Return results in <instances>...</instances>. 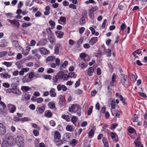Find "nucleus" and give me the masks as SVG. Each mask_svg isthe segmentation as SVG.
<instances>
[{
  "instance_id": "39",
  "label": "nucleus",
  "mask_w": 147,
  "mask_h": 147,
  "mask_svg": "<svg viewBox=\"0 0 147 147\" xmlns=\"http://www.w3.org/2000/svg\"><path fill=\"white\" fill-rule=\"evenodd\" d=\"M55 59V57L52 56H49L46 59V61H52Z\"/></svg>"
},
{
  "instance_id": "58",
  "label": "nucleus",
  "mask_w": 147,
  "mask_h": 147,
  "mask_svg": "<svg viewBox=\"0 0 147 147\" xmlns=\"http://www.w3.org/2000/svg\"><path fill=\"white\" fill-rule=\"evenodd\" d=\"M87 15V11L85 10H84L82 12V17H85V18H86Z\"/></svg>"
},
{
  "instance_id": "36",
  "label": "nucleus",
  "mask_w": 147,
  "mask_h": 147,
  "mask_svg": "<svg viewBox=\"0 0 147 147\" xmlns=\"http://www.w3.org/2000/svg\"><path fill=\"white\" fill-rule=\"evenodd\" d=\"M38 49H36L34 50H32V54H34V55L35 56H37L39 57H40V56L39 54H37V52H38Z\"/></svg>"
},
{
  "instance_id": "64",
  "label": "nucleus",
  "mask_w": 147,
  "mask_h": 147,
  "mask_svg": "<svg viewBox=\"0 0 147 147\" xmlns=\"http://www.w3.org/2000/svg\"><path fill=\"white\" fill-rule=\"evenodd\" d=\"M34 76H35L33 72H30L29 74L28 78L31 80L33 78Z\"/></svg>"
},
{
  "instance_id": "3",
  "label": "nucleus",
  "mask_w": 147,
  "mask_h": 147,
  "mask_svg": "<svg viewBox=\"0 0 147 147\" xmlns=\"http://www.w3.org/2000/svg\"><path fill=\"white\" fill-rule=\"evenodd\" d=\"M17 144L19 146L23 147L24 146V141L22 137L19 136L17 137Z\"/></svg>"
},
{
  "instance_id": "2",
  "label": "nucleus",
  "mask_w": 147,
  "mask_h": 147,
  "mask_svg": "<svg viewBox=\"0 0 147 147\" xmlns=\"http://www.w3.org/2000/svg\"><path fill=\"white\" fill-rule=\"evenodd\" d=\"M7 20L11 23V24L13 26L15 27L18 29L19 28L20 24L18 20L15 19H13V20L7 19Z\"/></svg>"
},
{
  "instance_id": "45",
  "label": "nucleus",
  "mask_w": 147,
  "mask_h": 147,
  "mask_svg": "<svg viewBox=\"0 0 147 147\" xmlns=\"http://www.w3.org/2000/svg\"><path fill=\"white\" fill-rule=\"evenodd\" d=\"M68 64V61H65L64 62L60 65V67L61 68H65Z\"/></svg>"
},
{
  "instance_id": "32",
  "label": "nucleus",
  "mask_w": 147,
  "mask_h": 147,
  "mask_svg": "<svg viewBox=\"0 0 147 147\" xmlns=\"http://www.w3.org/2000/svg\"><path fill=\"white\" fill-rule=\"evenodd\" d=\"M21 90L23 92H25L29 91L30 88L28 86H22L21 87Z\"/></svg>"
},
{
  "instance_id": "51",
  "label": "nucleus",
  "mask_w": 147,
  "mask_h": 147,
  "mask_svg": "<svg viewBox=\"0 0 147 147\" xmlns=\"http://www.w3.org/2000/svg\"><path fill=\"white\" fill-rule=\"evenodd\" d=\"M69 75H67V74H65L63 73V79L64 80H67L69 78Z\"/></svg>"
},
{
  "instance_id": "28",
  "label": "nucleus",
  "mask_w": 147,
  "mask_h": 147,
  "mask_svg": "<svg viewBox=\"0 0 147 147\" xmlns=\"http://www.w3.org/2000/svg\"><path fill=\"white\" fill-rule=\"evenodd\" d=\"M81 108L79 106L75 111V113L78 116H80L81 115Z\"/></svg>"
},
{
  "instance_id": "33",
  "label": "nucleus",
  "mask_w": 147,
  "mask_h": 147,
  "mask_svg": "<svg viewBox=\"0 0 147 147\" xmlns=\"http://www.w3.org/2000/svg\"><path fill=\"white\" fill-rule=\"evenodd\" d=\"M13 45L16 48L18 49H21V47L19 45L18 41L16 40L14 41L13 42Z\"/></svg>"
},
{
  "instance_id": "19",
  "label": "nucleus",
  "mask_w": 147,
  "mask_h": 147,
  "mask_svg": "<svg viewBox=\"0 0 147 147\" xmlns=\"http://www.w3.org/2000/svg\"><path fill=\"white\" fill-rule=\"evenodd\" d=\"M94 71V69L92 67H90L87 70V74L89 76H92Z\"/></svg>"
},
{
  "instance_id": "18",
  "label": "nucleus",
  "mask_w": 147,
  "mask_h": 147,
  "mask_svg": "<svg viewBox=\"0 0 147 147\" xmlns=\"http://www.w3.org/2000/svg\"><path fill=\"white\" fill-rule=\"evenodd\" d=\"M45 116L48 118L51 117L53 116V114L50 110L46 111H45Z\"/></svg>"
},
{
  "instance_id": "59",
  "label": "nucleus",
  "mask_w": 147,
  "mask_h": 147,
  "mask_svg": "<svg viewBox=\"0 0 147 147\" xmlns=\"http://www.w3.org/2000/svg\"><path fill=\"white\" fill-rule=\"evenodd\" d=\"M33 133L34 135L35 136H38L39 134L38 131L36 129H34L33 131Z\"/></svg>"
},
{
  "instance_id": "25",
  "label": "nucleus",
  "mask_w": 147,
  "mask_h": 147,
  "mask_svg": "<svg viewBox=\"0 0 147 147\" xmlns=\"http://www.w3.org/2000/svg\"><path fill=\"white\" fill-rule=\"evenodd\" d=\"M5 127L3 124L1 123L0 125V133L1 134H3L5 133Z\"/></svg>"
},
{
  "instance_id": "7",
  "label": "nucleus",
  "mask_w": 147,
  "mask_h": 147,
  "mask_svg": "<svg viewBox=\"0 0 147 147\" xmlns=\"http://www.w3.org/2000/svg\"><path fill=\"white\" fill-rule=\"evenodd\" d=\"M43 36H45L46 34H48V36H51V35L53 34L52 31L51 30V28L50 27H48L47 28L45 31L42 32Z\"/></svg>"
},
{
  "instance_id": "44",
  "label": "nucleus",
  "mask_w": 147,
  "mask_h": 147,
  "mask_svg": "<svg viewBox=\"0 0 147 147\" xmlns=\"http://www.w3.org/2000/svg\"><path fill=\"white\" fill-rule=\"evenodd\" d=\"M23 80L24 82H28L31 81V79L28 78V76H25L23 79Z\"/></svg>"
},
{
  "instance_id": "4",
  "label": "nucleus",
  "mask_w": 147,
  "mask_h": 147,
  "mask_svg": "<svg viewBox=\"0 0 147 147\" xmlns=\"http://www.w3.org/2000/svg\"><path fill=\"white\" fill-rule=\"evenodd\" d=\"M80 58L85 61H88L90 60L89 56L86 54L85 53H81L80 54Z\"/></svg>"
},
{
  "instance_id": "1",
  "label": "nucleus",
  "mask_w": 147,
  "mask_h": 147,
  "mask_svg": "<svg viewBox=\"0 0 147 147\" xmlns=\"http://www.w3.org/2000/svg\"><path fill=\"white\" fill-rule=\"evenodd\" d=\"M6 140L7 144L11 146H14L16 142V140L10 135L6 136Z\"/></svg>"
},
{
  "instance_id": "14",
  "label": "nucleus",
  "mask_w": 147,
  "mask_h": 147,
  "mask_svg": "<svg viewBox=\"0 0 147 147\" xmlns=\"http://www.w3.org/2000/svg\"><path fill=\"white\" fill-rule=\"evenodd\" d=\"M78 60L79 61V66L80 67L81 69H83L87 67V65L85 64L83 62H81L80 59H78Z\"/></svg>"
},
{
  "instance_id": "20",
  "label": "nucleus",
  "mask_w": 147,
  "mask_h": 147,
  "mask_svg": "<svg viewBox=\"0 0 147 147\" xmlns=\"http://www.w3.org/2000/svg\"><path fill=\"white\" fill-rule=\"evenodd\" d=\"M97 40L98 39L97 37H93L91 39L89 43L91 45H93L97 41Z\"/></svg>"
},
{
  "instance_id": "55",
  "label": "nucleus",
  "mask_w": 147,
  "mask_h": 147,
  "mask_svg": "<svg viewBox=\"0 0 147 147\" xmlns=\"http://www.w3.org/2000/svg\"><path fill=\"white\" fill-rule=\"evenodd\" d=\"M43 78H44L46 79L51 80L52 78V77L51 75H45L43 76Z\"/></svg>"
},
{
  "instance_id": "31",
  "label": "nucleus",
  "mask_w": 147,
  "mask_h": 147,
  "mask_svg": "<svg viewBox=\"0 0 147 147\" xmlns=\"http://www.w3.org/2000/svg\"><path fill=\"white\" fill-rule=\"evenodd\" d=\"M1 77L5 79L9 78L11 77V76L7 73H4L3 74H1Z\"/></svg>"
},
{
  "instance_id": "47",
  "label": "nucleus",
  "mask_w": 147,
  "mask_h": 147,
  "mask_svg": "<svg viewBox=\"0 0 147 147\" xmlns=\"http://www.w3.org/2000/svg\"><path fill=\"white\" fill-rule=\"evenodd\" d=\"M77 118L76 116L73 117L71 119V122L75 125H76V124H75V123H76L77 122Z\"/></svg>"
},
{
  "instance_id": "56",
  "label": "nucleus",
  "mask_w": 147,
  "mask_h": 147,
  "mask_svg": "<svg viewBox=\"0 0 147 147\" xmlns=\"http://www.w3.org/2000/svg\"><path fill=\"white\" fill-rule=\"evenodd\" d=\"M98 9V7L97 6H95L92 7L90 9V11L94 12L96 11Z\"/></svg>"
},
{
  "instance_id": "30",
  "label": "nucleus",
  "mask_w": 147,
  "mask_h": 147,
  "mask_svg": "<svg viewBox=\"0 0 147 147\" xmlns=\"http://www.w3.org/2000/svg\"><path fill=\"white\" fill-rule=\"evenodd\" d=\"M63 137L64 140L65 141H67L70 138L69 135L68 133H66L64 134Z\"/></svg>"
},
{
  "instance_id": "57",
  "label": "nucleus",
  "mask_w": 147,
  "mask_h": 147,
  "mask_svg": "<svg viewBox=\"0 0 147 147\" xmlns=\"http://www.w3.org/2000/svg\"><path fill=\"white\" fill-rule=\"evenodd\" d=\"M85 3L86 4H89L90 3H94V4H96V3L94 0H89L88 1H87L85 2Z\"/></svg>"
},
{
  "instance_id": "42",
  "label": "nucleus",
  "mask_w": 147,
  "mask_h": 147,
  "mask_svg": "<svg viewBox=\"0 0 147 147\" xmlns=\"http://www.w3.org/2000/svg\"><path fill=\"white\" fill-rule=\"evenodd\" d=\"M69 77L75 78L77 76V75L74 72H69Z\"/></svg>"
},
{
  "instance_id": "38",
  "label": "nucleus",
  "mask_w": 147,
  "mask_h": 147,
  "mask_svg": "<svg viewBox=\"0 0 147 147\" xmlns=\"http://www.w3.org/2000/svg\"><path fill=\"white\" fill-rule=\"evenodd\" d=\"M70 143L72 146L74 147L77 144L78 140L75 139H73Z\"/></svg>"
},
{
  "instance_id": "15",
  "label": "nucleus",
  "mask_w": 147,
  "mask_h": 147,
  "mask_svg": "<svg viewBox=\"0 0 147 147\" xmlns=\"http://www.w3.org/2000/svg\"><path fill=\"white\" fill-rule=\"evenodd\" d=\"M48 105L49 108L50 109H55V110L56 109L55 104L54 102L52 101L48 103Z\"/></svg>"
},
{
  "instance_id": "21",
  "label": "nucleus",
  "mask_w": 147,
  "mask_h": 147,
  "mask_svg": "<svg viewBox=\"0 0 147 147\" xmlns=\"http://www.w3.org/2000/svg\"><path fill=\"white\" fill-rule=\"evenodd\" d=\"M53 34L51 35V36H48L49 40V41L52 44H53L55 42V39Z\"/></svg>"
},
{
  "instance_id": "61",
  "label": "nucleus",
  "mask_w": 147,
  "mask_h": 147,
  "mask_svg": "<svg viewBox=\"0 0 147 147\" xmlns=\"http://www.w3.org/2000/svg\"><path fill=\"white\" fill-rule=\"evenodd\" d=\"M85 30V28L84 27H82L80 28L79 29V32L80 34H82L84 32Z\"/></svg>"
},
{
  "instance_id": "60",
  "label": "nucleus",
  "mask_w": 147,
  "mask_h": 147,
  "mask_svg": "<svg viewBox=\"0 0 147 147\" xmlns=\"http://www.w3.org/2000/svg\"><path fill=\"white\" fill-rule=\"evenodd\" d=\"M43 99L41 97H40L37 98L36 100V102L38 103H40L43 102Z\"/></svg>"
},
{
  "instance_id": "52",
  "label": "nucleus",
  "mask_w": 147,
  "mask_h": 147,
  "mask_svg": "<svg viewBox=\"0 0 147 147\" xmlns=\"http://www.w3.org/2000/svg\"><path fill=\"white\" fill-rule=\"evenodd\" d=\"M119 98L120 99L121 101H122V103H123L125 105L126 104L125 101V99L123 98V97L121 95H120L119 96Z\"/></svg>"
},
{
  "instance_id": "6",
  "label": "nucleus",
  "mask_w": 147,
  "mask_h": 147,
  "mask_svg": "<svg viewBox=\"0 0 147 147\" xmlns=\"http://www.w3.org/2000/svg\"><path fill=\"white\" fill-rule=\"evenodd\" d=\"M46 106L44 104L42 105L40 107H37L36 111L38 114H42L45 111V109Z\"/></svg>"
},
{
  "instance_id": "53",
  "label": "nucleus",
  "mask_w": 147,
  "mask_h": 147,
  "mask_svg": "<svg viewBox=\"0 0 147 147\" xmlns=\"http://www.w3.org/2000/svg\"><path fill=\"white\" fill-rule=\"evenodd\" d=\"M55 142L56 145L58 146L61 145L62 144V141L60 140H55Z\"/></svg>"
},
{
  "instance_id": "37",
  "label": "nucleus",
  "mask_w": 147,
  "mask_h": 147,
  "mask_svg": "<svg viewBox=\"0 0 147 147\" xmlns=\"http://www.w3.org/2000/svg\"><path fill=\"white\" fill-rule=\"evenodd\" d=\"M49 23L51 27V29H53L55 28V24L54 21L51 20L49 21Z\"/></svg>"
},
{
  "instance_id": "13",
  "label": "nucleus",
  "mask_w": 147,
  "mask_h": 147,
  "mask_svg": "<svg viewBox=\"0 0 147 147\" xmlns=\"http://www.w3.org/2000/svg\"><path fill=\"white\" fill-rule=\"evenodd\" d=\"M66 18L65 17L61 16L58 20V22L59 24H65L66 23Z\"/></svg>"
},
{
  "instance_id": "27",
  "label": "nucleus",
  "mask_w": 147,
  "mask_h": 147,
  "mask_svg": "<svg viewBox=\"0 0 147 147\" xmlns=\"http://www.w3.org/2000/svg\"><path fill=\"white\" fill-rule=\"evenodd\" d=\"M56 34L57 37L59 38H61L64 35V33L59 31H57L56 32Z\"/></svg>"
},
{
  "instance_id": "10",
  "label": "nucleus",
  "mask_w": 147,
  "mask_h": 147,
  "mask_svg": "<svg viewBox=\"0 0 147 147\" xmlns=\"http://www.w3.org/2000/svg\"><path fill=\"white\" fill-rule=\"evenodd\" d=\"M8 107L10 110L9 112L11 113H13L16 110V107L14 105L10 104L8 105Z\"/></svg>"
},
{
  "instance_id": "54",
  "label": "nucleus",
  "mask_w": 147,
  "mask_h": 147,
  "mask_svg": "<svg viewBox=\"0 0 147 147\" xmlns=\"http://www.w3.org/2000/svg\"><path fill=\"white\" fill-rule=\"evenodd\" d=\"M111 50L110 49H108L106 53V55L107 57H110L111 54Z\"/></svg>"
},
{
  "instance_id": "48",
  "label": "nucleus",
  "mask_w": 147,
  "mask_h": 147,
  "mask_svg": "<svg viewBox=\"0 0 147 147\" xmlns=\"http://www.w3.org/2000/svg\"><path fill=\"white\" fill-rule=\"evenodd\" d=\"M31 24V23H24L22 24V27H26L28 26H30Z\"/></svg>"
},
{
  "instance_id": "49",
  "label": "nucleus",
  "mask_w": 147,
  "mask_h": 147,
  "mask_svg": "<svg viewBox=\"0 0 147 147\" xmlns=\"http://www.w3.org/2000/svg\"><path fill=\"white\" fill-rule=\"evenodd\" d=\"M58 78L56 76H55L53 77L52 78L53 82L54 83V84L56 85V83L57 82Z\"/></svg>"
},
{
  "instance_id": "16",
  "label": "nucleus",
  "mask_w": 147,
  "mask_h": 147,
  "mask_svg": "<svg viewBox=\"0 0 147 147\" xmlns=\"http://www.w3.org/2000/svg\"><path fill=\"white\" fill-rule=\"evenodd\" d=\"M61 46V45L59 43L57 44L55 47L54 51L55 53L57 55L59 52V49Z\"/></svg>"
},
{
  "instance_id": "23",
  "label": "nucleus",
  "mask_w": 147,
  "mask_h": 147,
  "mask_svg": "<svg viewBox=\"0 0 147 147\" xmlns=\"http://www.w3.org/2000/svg\"><path fill=\"white\" fill-rule=\"evenodd\" d=\"M116 76L115 74L114 73L113 74L112 77V83L111 82H110L111 85V86L113 87L114 86V83L116 81Z\"/></svg>"
},
{
  "instance_id": "11",
  "label": "nucleus",
  "mask_w": 147,
  "mask_h": 147,
  "mask_svg": "<svg viewBox=\"0 0 147 147\" xmlns=\"http://www.w3.org/2000/svg\"><path fill=\"white\" fill-rule=\"evenodd\" d=\"M12 93L19 95L21 94L22 92L17 88L16 86H15L14 88H13Z\"/></svg>"
},
{
  "instance_id": "22",
  "label": "nucleus",
  "mask_w": 147,
  "mask_h": 147,
  "mask_svg": "<svg viewBox=\"0 0 147 147\" xmlns=\"http://www.w3.org/2000/svg\"><path fill=\"white\" fill-rule=\"evenodd\" d=\"M54 137L55 140H59L61 138L60 134L58 131H56L55 132Z\"/></svg>"
},
{
  "instance_id": "50",
  "label": "nucleus",
  "mask_w": 147,
  "mask_h": 147,
  "mask_svg": "<svg viewBox=\"0 0 147 147\" xmlns=\"http://www.w3.org/2000/svg\"><path fill=\"white\" fill-rule=\"evenodd\" d=\"M93 107L92 106H91L89 108L88 110V115H90L92 112V109Z\"/></svg>"
},
{
  "instance_id": "24",
  "label": "nucleus",
  "mask_w": 147,
  "mask_h": 147,
  "mask_svg": "<svg viewBox=\"0 0 147 147\" xmlns=\"http://www.w3.org/2000/svg\"><path fill=\"white\" fill-rule=\"evenodd\" d=\"M66 130L70 132L74 130V128L73 127V126L70 125H67L65 128Z\"/></svg>"
},
{
  "instance_id": "8",
  "label": "nucleus",
  "mask_w": 147,
  "mask_h": 147,
  "mask_svg": "<svg viewBox=\"0 0 147 147\" xmlns=\"http://www.w3.org/2000/svg\"><path fill=\"white\" fill-rule=\"evenodd\" d=\"M39 51L40 53L43 55L48 54L50 53V51L48 50L46 48L43 47L39 49Z\"/></svg>"
},
{
  "instance_id": "40",
  "label": "nucleus",
  "mask_w": 147,
  "mask_h": 147,
  "mask_svg": "<svg viewBox=\"0 0 147 147\" xmlns=\"http://www.w3.org/2000/svg\"><path fill=\"white\" fill-rule=\"evenodd\" d=\"M61 117L63 119H65L67 121H70V118L68 115H62Z\"/></svg>"
},
{
  "instance_id": "12",
  "label": "nucleus",
  "mask_w": 147,
  "mask_h": 147,
  "mask_svg": "<svg viewBox=\"0 0 147 147\" xmlns=\"http://www.w3.org/2000/svg\"><path fill=\"white\" fill-rule=\"evenodd\" d=\"M79 106L77 105L73 104L69 108V112H73L76 111Z\"/></svg>"
},
{
  "instance_id": "29",
  "label": "nucleus",
  "mask_w": 147,
  "mask_h": 147,
  "mask_svg": "<svg viewBox=\"0 0 147 147\" xmlns=\"http://www.w3.org/2000/svg\"><path fill=\"white\" fill-rule=\"evenodd\" d=\"M102 142L105 147H109V144L106 138L103 137L102 139Z\"/></svg>"
},
{
  "instance_id": "63",
  "label": "nucleus",
  "mask_w": 147,
  "mask_h": 147,
  "mask_svg": "<svg viewBox=\"0 0 147 147\" xmlns=\"http://www.w3.org/2000/svg\"><path fill=\"white\" fill-rule=\"evenodd\" d=\"M138 117L136 114H135L134 116L132 119L133 121L134 122H136L138 121Z\"/></svg>"
},
{
  "instance_id": "34",
  "label": "nucleus",
  "mask_w": 147,
  "mask_h": 147,
  "mask_svg": "<svg viewBox=\"0 0 147 147\" xmlns=\"http://www.w3.org/2000/svg\"><path fill=\"white\" fill-rule=\"evenodd\" d=\"M45 9L46 11L44 12V14L45 15H47L50 13V7L49 6H47L45 7Z\"/></svg>"
},
{
  "instance_id": "46",
  "label": "nucleus",
  "mask_w": 147,
  "mask_h": 147,
  "mask_svg": "<svg viewBox=\"0 0 147 147\" xmlns=\"http://www.w3.org/2000/svg\"><path fill=\"white\" fill-rule=\"evenodd\" d=\"M3 64L6 66L7 67H8L11 66L12 63L11 62H4Z\"/></svg>"
},
{
  "instance_id": "26",
  "label": "nucleus",
  "mask_w": 147,
  "mask_h": 147,
  "mask_svg": "<svg viewBox=\"0 0 147 147\" xmlns=\"http://www.w3.org/2000/svg\"><path fill=\"white\" fill-rule=\"evenodd\" d=\"M63 73V72L62 71H59L57 73L56 76L58 79H62Z\"/></svg>"
},
{
  "instance_id": "5",
  "label": "nucleus",
  "mask_w": 147,
  "mask_h": 147,
  "mask_svg": "<svg viewBox=\"0 0 147 147\" xmlns=\"http://www.w3.org/2000/svg\"><path fill=\"white\" fill-rule=\"evenodd\" d=\"M127 79V76L126 75L124 74H121L120 80L121 82L122 85L124 86H125V84L127 82L126 80Z\"/></svg>"
},
{
  "instance_id": "9",
  "label": "nucleus",
  "mask_w": 147,
  "mask_h": 147,
  "mask_svg": "<svg viewBox=\"0 0 147 147\" xmlns=\"http://www.w3.org/2000/svg\"><path fill=\"white\" fill-rule=\"evenodd\" d=\"M57 89L58 91H61V90L63 91L67 90V88L63 85L59 84L57 86Z\"/></svg>"
},
{
  "instance_id": "62",
  "label": "nucleus",
  "mask_w": 147,
  "mask_h": 147,
  "mask_svg": "<svg viewBox=\"0 0 147 147\" xmlns=\"http://www.w3.org/2000/svg\"><path fill=\"white\" fill-rule=\"evenodd\" d=\"M24 98L26 100H28L30 98V94L26 93L24 95Z\"/></svg>"
},
{
  "instance_id": "41",
  "label": "nucleus",
  "mask_w": 147,
  "mask_h": 147,
  "mask_svg": "<svg viewBox=\"0 0 147 147\" xmlns=\"http://www.w3.org/2000/svg\"><path fill=\"white\" fill-rule=\"evenodd\" d=\"M94 134V131L93 130H91L89 132L88 137L90 138H91L93 137Z\"/></svg>"
},
{
  "instance_id": "17",
  "label": "nucleus",
  "mask_w": 147,
  "mask_h": 147,
  "mask_svg": "<svg viewBox=\"0 0 147 147\" xmlns=\"http://www.w3.org/2000/svg\"><path fill=\"white\" fill-rule=\"evenodd\" d=\"M55 88H52L49 91L50 96L52 97H55L56 96V93L55 92Z\"/></svg>"
},
{
  "instance_id": "35",
  "label": "nucleus",
  "mask_w": 147,
  "mask_h": 147,
  "mask_svg": "<svg viewBox=\"0 0 147 147\" xmlns=\"http://www.w3.org/2000/svg\"><path fill=\"white\" fill-rule=\"evenodd\" d=\"M86 19V18L85 17H82V18H80L79 21L80 23V25H82L85 23Z\"/></svg>"
},
{
  "instance_id": "43",
  "label": "nucleus",
  "mask_w": 147,
  "mask_h": 147,
  "mask_svg": "<svg viewBox=\"0 0 147 147\" xmlns=\"http://www.w3.org/2000/svg\"><path fill=\"white\" fill-rule=\"evenodd\" d=\"M88 15L91 19H93L94 18V14L93 12L89 10V11Z\"/></svg>"
}]
</instances>
